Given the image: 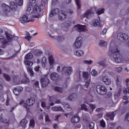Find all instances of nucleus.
<instances>
[{
  "label": "nucleus",
  "mask_w": 129,
  "mask_h": 129,
  "mask_svg": "<svg viewBox=\"0 0 129 129\" xmlns=\"http://www.w3.org/2000/svg\"><path fill=\"white\" fill-rule=\"evenodd\" d=\"M29 6L27 7L26 14H33V17L39 19L41 15V12L45 9V1H42L41 4H36L34 7L32 6V4H35L37 0H29Z\"/></svg>",
  "instance_id": "1"
},
{
  "label": "nucleus",
  "mask_w": 129,
  "mask_h": 129,
  "mask_svg": "<svg viewBox=\"0 0 129 129\" xmlns=\"http://www.w3.org/2000/svg\"><path fill=\"white\" fill-rule=\"evenodd\" d=\"M10 6L7 5L6 4H4L2 6V10L6 13H9L11 12V10L12 11H17L18 6L16 5L15 2H11L10 3Z\"/></svg>",
  "instance_id": "2"
},
{
  "label": "nucleus",
  "mask_w": 129,
  "mask_h": 129,
  "mask_svg": "<svg viewBox=\"0 0 129 129\" xmlns=\"http://www.w3.org/2000/svg\"><path fill=\"white\" fill-rule=\"evenodd\" d=\"M6 37L8 40V41L7 40H5L4 38V36L0 35V41L3 42V45L4 46H8V45H10V43L13 41V36L11 35V34L6 32Z\"/></svg>",
  "instance_id": "3"
},
{
  "label": "nucleus",
  "mask_w": 129,
  "mask_h": 129,
  "mask_svg": "<svg viewBox=\"0 0 129 129\" xmlns=\"http://www.w3.org/2000/svg\"><path fill=\"white\" fill-rule=\"evenodd\" d=\"M31 14L28 13V14L24 15L22 17H21L20 19V22L24 24V23H28V22H34L35 19L32 18V15Z\"/></svg>",
  "instance_id": "4"
},
{
  "label": "nucleus",
  "mask_w": 129,
  "mask_h": 129,
  "mask_svg": "<svg viewBox=\"0 0 129 129\" xmlns=\"http://www.w3.org/2000/svg\"><path fill=\"white\" fill-rule=\"evenodd\" d=\"M73 72L72 68L71 67H63L61 69V73L64 76H69Z\"/></svg>",
  "instance_id": "5"
},
{
  "label": "nucleus",
  "mask_w": 129,
  "mask_h": 129,
  "mask_svg": "<svg viewBox=\"0 0 129 129\" xmlns=\"http://www.w3.org/2000/svg\"><path fill=\"white\" fill-rule=\"evenodd\" d=\"M83 78L85 80H88L86 82L84 85V88H89V84H90V77H89V73L88 72L83 73Z\"/></svg>",
  "instance_id": "6"
},
{
  "label": "nucleus",
  "mask_w": 129,
  "mask_h": 129,
  "mask_svg": "<svg viewBox=\"0 0 129 129\" xmlns=\"http://www.w3.org/2000/svg\"><path fill=\"white\" fill-rule=\"evenodd\" d=\"M83 43V39L82 37H78L73 44V47L75 49H80V48H81Z\"/></svg>",
  "instance_id": "7"
},
{
  "label": "nucleus",
  "mask_w": 129,
  "mask_h": 129,
  "mask_svg": "<svg viewBox=\"0 0 129 129\" xmlns=\"http://www.w3.org/2000/svg\"><path fill=\"white\" fill-rule=\"evenodd\" d=\"M96 90L97 92H98L99 94H101V95H105L107 92L106 87L103 86H97L96 87Z\"/></svg>",
  "instance_id": "8"
},
{
  "label": "nucleus",
  "mask_w": 129,
  "mask_h": 129,
  "mask_svg": "<svg viewBox=\"0 0 129 129\" xmlns=\"http://www.w3.org/2000/svg\"><path fill=\"white\" fill-rule=\"evenodd\" d=\"M117 38L121 42H125L128 40V35L125 33H119L117 34Z\"/></svg>",
  "instance_id": "9"
},
{
  "label": "nucleus",
  "mask_w": 129,
  "mask_h": 129,
  "mask_svg": "<svg viewBox=\"0 0 129 129\" xmlns=\"http://www.w3.org/2000/svg\"><path fill=\"white\" fill-rule=\"evenodd\" d=\"M122 60V55L119 53L116 52V54L113 55V61H114L116 63H120Z\"/></svg>",
  "instance_id": "10"
},
{
  "label": "nucleus",
  "mask_w": 129,
  "mask_h": 129,
  "mask_svg": "<svg viewBox=\"0 0 129 129\" xmlns=\"http://www.w3.org/2000/svg\"><path fill=\"white\" fill-rule=\"evenodd\" d=\"M75 28L76 31H77V32H79L80 33H81V32H85V31H86V29H87L86 25H82L80 24L75 25Z\"/></svg>",
  "instance_id": "11"
},
{
  "label": "nucleus",
  "mask_w": 129,
  "mask_h": 129,
  "mask_svg": "<svg viewBox=\"0 0 129 129\" xmlns=\"http://www.w3.org/2000/svg\"><path fill=\"white\" fill-rule=\"evenodd\" d=\"M40 82L43 87H46L50 83V81L48 79V76H45L44 78L40 80Z\"/></svg>",
  "instance_id": "12"
},
{
  "label": "nucleus",
  "mask_w": 129,
  "mask_h": 129,
  "mask_svg": "<svg viewBox=\"0 0 129 129\" xmlns=\"http://www.w3.org/2000/svg\"><path fill=\"white\" fill-rule=\"evenodd\" d=\"M41 65L43 68L46 69V70H50V67L47 64V58L44 56L42 58Z\"/></svg>",
  "instance_id": "13"
},
{
  "label": "nucleus",
  "mask_w": 129,
  "mask_h": 129,
  "mask_svg": "<svg viewBox=\"0 0 129 129\" xmlns=\"http://www.w3.org/2000/svg\"><path fill=\"white\" fill-rule=\"evenodd\" d=\"M50 79L53 81H57V80H59L60 75L57 73L53 72L50 74Z\"/></svg>",
  "instance_id": "14"
},
{
  "label": "nucleus",
  "mask_w": 129,
  "mask_h": 129,
  "mask_svg": "<svg viewBox=\"0 0 129 129\" xmlns=\"http://www.w3.org/2000/svg\"><path fill=\"white\" fill-rule=\"evenodd\" d=\"M102 81L105 84V85H110V83H111V81L108 78V76H105L102 77Z\"/></svg>",
  "instance_id": "15"
},
{
  "label": "nucleus",
  "mask_w": 129,
  "mask_h": 129,
  "mask_svg": "<svg viewBox=\"0 0 129 129\" xmlns=\"http://www.w3.org/2000/svg\"><path fill=\"white\" fill-rule=\"evenodd\" d=\"M50 38L53 39V40H56L57 42H60L61 41H63L64 40V37L61 36H53L51 34H49Z\"/></svg>",
  "instance_id": "16"
},
{
  "label": "nucleus",
  "mask_w": 129,
  "mask_h": 129,
  "mask_svg": "<svg viewBox=\"0 0 129 129\" xmlns=\"http://www.w3.org/2000/svg\"><path fill=\"white\" fill-rule=\"evenodd\" d=\"M19 104H20V105H22L23 107L26 108L27 112H30V108H29V105L27 104V103H26L25 101H24V100H21L19 102Z\"/></svg>",
  "instance_id": "17"
},
{
  "label": "nucleus",
  "mask_w": 129,
  "mask_h": 129,
  "mask_svg": "<svg viewBox=\"0 0 129 129\" xmlns=\"http://www.w3.org/2000/svg\"><path fill=\"white\" fill-rule=\"evenodd\" d=\"M94 12H95V8H91V9L86 11L84 15V17L85 18H88L90 15H92V14H94Z\"/></svg>",
  "instance_id": "18"
},
{
  "label": "nucleus",
  "mask_w": 129,
  "mask_h": 129,
  "mask_svg": "<svg viewBox=\"0 0 129 129\" xmlns=\"http://www.w3.org/2000/svg\"><path fill=\"white\" fill-rule=\"evenodd\" d=\"M58 14H59V9L57 8H54L51 11L49 17L50 18H53L54 16H56V15H58Z\"/></svg>",
  "instance_id": "19"
},
{
  "label": "nucleus",
  "mask_w": 129,
  "mask_h": 129,
  "mask_svg": "<svg viewBox=\"0 0 129 129\" xmlns=\"http://www.w3.org/2000/svg\"><path fill=\"white\" fill-rule=\"evenodd\" d=\"M115 112H110L106 114V117H108L110 120H113L114 119V116H115Z\"/></svg>",
  "instance_id": "20"
},
{
  "label": "nucleus",
  "mask_w": 129,
  "mask_h": 129,
  "mask_svg": "<svg viewBox=\"0 0 129 129\" xmlns=\"http://www.w3.org/2000/svg\"><path fill=\"white\" fill-rule=\"evenodd\" d=\"M109 52L111 53V54H113V55H116V53H119V51H118V49H117V48H113L111 46H110V48L109 49Z\"/></svg>",
  "instance_id": "21"
},
{
  "label": "nucleus",
  "mask_w": 129,
  "mask_h": 129,
  "mask_svg": "<svg viewBox=\"0 0 129 129\" xmlns=\"http://www.w3.org/2000/svg\"><path fill=\"white\" fill-rule=\"evenodd\" d=\"M70 27V23L67 22H64L62 24V28L63 31L67 32L68 29Z\"/></svg>",
  "instance_id": "22"
},
{
  "label": "nucleus",
  "mask_w": 129,
  "mask_h": 129,
  "mask_svg": "<svg viewBox=\"0 0 129 129\" xmlns=\"http://www.w3.org/2000/svg\"><path fill=\"white\" fill-rule=\"evenodd\" d=\"M33 53L36 57H40L43 54V51L40 49H34Z\"/></svg>",
  "instance_id": "23"
},
{
  "label": "nucleus",
  "mask_w": 129,
  "mask_h": 129,
  "mask_svg": "<svg viewBox=\"0 0 129 129\" xmlns=\"http://www.w3.org/2000/svg\"><path fill=\"white\" fill-rule=\"evenodd\" d=\"M74 55L77 57H83L84 55V51L82 50H76L74 52Z\"/></svg>",
  "instance_id": "24"
},
{
  "label": "nucleus",
  "mask_w": 129,
  "mask_h": 129,
  "mask_svg": "<svg viewBox=\"0 0 129 129\" xmlns=\"http://www.w3.org/2000/svg\"><path fill=\"white\" fill-rule=\"evenodd\" d=\"M61 15H58V19L60 21H65V19H66V17L67 16V13L65 11L61 12Z\"/></svg>",
  "instance_id": "25"
},
{
  "label": "nucleus",
  "mask_w": 129,
  "mask_h": 129,
  "mask_svg": "<svg viewBox=\"0 0 129 129\" xmlns=\"http://www.w3.org/2000/svg\"><path fill=\"white\" fill-rule=\"evenodd\" d=\"M79 120H80V118L78 116H74L71 119V121L72 123H77V122H79Z\"/></svg>",
  "instance_id": "26"
},
{
  "label": "nucleus",
  "mask_w": 129,
  "mask_h": 129,
  "mask_svg": "<svg viewBox=\"0 0 129 129\" xmlns=\"http://www.w3.org/2000/svg\"><path fill=\"white\" fill-rule=\"evenodd\" d=\"M52 109L53 111H61V112L65 111L61 106H54L52 107Z\"/></svg>",
  "instance_id": "27"
},
{
  "label": "nucleus",
  "mask_w": 129,
  "mask_h": 129,
  "mask_svg": "<svg viewBox=\"0 0 129 129\" xmlns=\"http://www.w3.org/2000/svg\"><path fill=\"white\" fill-rule=\"evenodd\" d=\"M77 97V95H76V93H72L70 94L69 97L68 99L70 101H73L75 99H76V98Z\"/></svg>",
  "instance_id": "28"
},
{
  "label": "nucleus",
  "mask_w": 129,
  "mask_h": 129,
  "mask_svg": "<svg viewBox=\"0 0 129 129\" xmlns=\"http://www.w3.org/2000/svg\"><path fill=\"white\" fill-rule=\"evenodd\" d=\"M27 70L31 77H34L35 76V74L34 73V71H33V68L27 67Z\"/></svg>",
  "instance_id": "29"
},
{
  "label": "nucleus",
  "mask_w": 129,
  "mask_h": 129,
  "mask_svg": "<svg viewBox=\"0 0 129 129\" xmlns=\"http://www.w3.org/2000/svg\"><path fill=\"white\" fill-rule=\"evenodd\" d=\"M55 62V60H54V58L53 57V56H50L49 58V69H51L52 67H53V64H54V62Z\"/></svg>",
  "instance_id": "30"
},
{
  "label": "nucleus",
  "mask_w": 129,
  "mask_h": 129,
  "mask_svg": "<svg viewBox=\"0 0 129 129\" xmlns=\"http://www.w3.org/2000/svg\"><path fill=\"white\" fill-rule=\"evenodd\" d=\"M16 3L15 4L17 6V10H18V9H19V7L23 6V4H24L23 0H16Z\"/></svg>",
  "instance_id": "31"
},
{
  "label": "nucleus",
  "mask_w": 129,
  "mask_h": 129,
  "mask_svg": "<svg viewBox=\"0 0 129 129\" xmlns=\"http://www.w3.org/2000/svg\"><path fill=\"white\" fill-rule=\"evenodd\" d=\"M26 102L28 104V106H32L35 103V100L32 99H29L26 101Z\"/></svg>",
  "instance_id": "32"
},
{
  "label": "nucleus",
  "mask_w": 129,
  "mask_h": 129,
  "mask_svg": "<svg viewBox=\"0 0 129 129\" xmlns=\"http://www.w3.org/2000/svg\"><path fill=\"white\" fill-rule=\"evenodd\" d=\"M33 58V53L30 52L28 53L25 57V59L26 60H31Z\"/></svg>",
  "instance_id": "33"
},
{
  "label": "nucleus",
  "mask_w": 129,
  "mask_h": 129,
  "mask_svg": "<svg viewBox=\"0 0 129 129\" xmlns=\"http://www.w3.org/2000/svg\"><path fill=\"white\" fill-rule=\"evenodd\" d=\"M93 26H94V27H100V22L98 21L97 20H94V21L93 22Z\"/></svg>",
  "instance_id": "34"
},
{
  "label": "nucleus",
  "mask_w": 129,
  "mask_h": 129,
  "mask_svg": "<svg viewBox=\"0 0 129 129\" xmlns=\"http://www.w3.org/2000/svg\"><path fill=\"white\" fill-rule=\"evenodd\" d=\"M3 77L7 81H11V80H12V79H11V76L8 74H4Z\"/></svg>",
  "instance_id": "35"
},
{
  "label": "nucleus",
  "mask_w": 129,
  "mask_h": 129,
  "mask_svg": "<svg viewBox=\"0 0 129 129\" xmlns=\"http://www.w3.org/2000/svg\"><path fill=\"white\" fill-rule=\"evenodd\" d=\"M24 63L26 65H27V67H32L33 66V62L30 61V60H25Z\"/></svg>",
  "instance_id": "36"
},
{
  "label": "nucleus",
  "mask_w": 129,
  "mask_h": 129,
  "mask_svg": "<svg viewBox=\"0 0 129 129\" xmlns=\"http://www.w3.org/2000/svg\"><path fill=\"white\" fill-rule=\"evenodd\" d=\"M96 64H98L99 66H103V67L106 66V64H105V62L103 60L98 61Z\"/></svg>",
  "instance_id": "37"
},
{
  "label": "nucleus",
  "mask_w": 129,
  "mask_h": 129,
  "mask_svg": "<svg viewBox=\"0 0 129 129\" xmlns=\"http://www.w3.org/2000/svg\"><path fill=\"white\" fill-rule=\"evenodd\" d=\"M82 109L85 110V111H89V109L88 108L87 106L85 104H82L81 105Z\"/></svg>",
  "instance_id": "38"
},
{
  "label": "nucleus",
  "mask_w": 129,
  "mask_h": 129,
  "mask_svg": "<svg viewBox=\"0 0 129 129\" xmlns=\"http://www.w3.org/2000/svg\"><path fill=\"white\" fill-rule=\"evenodd\" d=\"M54 90L57 91V92H59V93H62L63 92V88L59 87H56L54 88Z\"/></svg>",
  "instance_id": "39"
},
{
  "label": "nucleus",
  "mask_w": 129,
  "mask_h": 129,
  "mask_svg": "<svg viewBox=\"0 0 129 129\" xmlns=\"http://www.w3.org/2000/svg\"><path fill=\"white\" fill-rule=\"evenodd\" d=\"M76 4L78 7V10L81 8V1L80 0H76Z\"/></svg>",
  "instance_id": "40"
},
{
  "label": "nucleus",
  "mask_w": 129,
  "mask_h": 129,
  "mask_svg": "<svg viewBox=\"0 0 129 129\" xmlns=\"http://www.w3.org/2000/svg\"><path fill=\"white\" fill-rule=\"evenodd\" d=\"M28 121L26 119H22L20 122V124L22 126H25L27 124Z\"/></svg>",
  "instance_id": "41"
},
{
  "label": "nucleus",
  "mask_w": 129,
  "mask_h": 129,
  "mask_svg": "<svg viewBox=\"0 0 129 129\" xmlns=\"http://www.w3.org/2000/svg\"><path fill=\"white\" fill-rule=\"evenodd\" d=\"M106 45H107V43L105 41H104V40H101L100 41L99 43V45L100 46H106Z\"/></svg>",
  "instance_id": "42"
},
{
  "label": "nucleus",
  "mask_w": 129,
  "mask_h": 129,
  "mask_svg": "<svg viewBox=\"0 0 129 129\" xmlns=\"http://www.w3.org/2000/svg\"><path fill=\"white\" fill-rule=\"evenodd\" d=\"M25 39L28 40V41H30V40L32 39V36H30V33L26 32V36H25Z\"/></svg>",
  "instance_id": "43"
},
{
  "label": "nucleus",
  "mask_w": 129,
  "mask_h": 129,
  "mask_svg": "<svg viewBox=\"0 0 129 129\" xmlns=\"http://www.w3.org/2000/svg\"><path fill=\"white\" fill-rule=\"evenodd\" d=\"M29 126H31V127H34V126H35V120L33 119L30 120L29 123Z\"/></svg>",
  "instance_id": "44"
},
{
  "label": "nucleus",
  "mask_w": 129,
  "mask_h": 129,
  "mask_svg": "<svg viewBox=\"0 0 129 129\" xmlns=\"http://www.w3.org/2000/svg\"><path fill=\"white\" fill-rule=\"evenodd\" d=\"M115 99H118L119 96H120V91H119L117 93H116L114 95Z\"/></svg>",
  "instance_id": "45"
},
{
  "label": "nucleus",
  "mask_w": 129,
  "mask_h": 129,
  "mask_svg": "<svg viewBox=\"0 0 129 129\" xmlns=\"http://www.w3.org/2000/svg\"><path fill=\"white\" fill-rule=\"evenodd\" d=\"M13 92L16 96L20 95V92L18 91V89L15 88L13 90Z\"/></svg>",
  "instance_id": "46"
},
{
  "label": "nucleus",
  "mask_w": 129,
  "mask_h": 129,
  "mask_svg": "<svg viewBox=\"0 0 129 129\" xmlns=\"http://www.w3.org/2000/svg\"><path fill=\"white\" fill-rule=\"evenodd\" d=\"M112 96V93L111 92H109L107 94L105 95V98H109Z\"/></svg>",
  "instance_id": "47"
},
{
  "label": "nucleus",
  "mask_w": 129,
  "mask_h": 129,
  "mask_svg": "<svg viewBox=\"0 0 129 129\" xmlns=\"http://www.w3.org/2000/svg\"><path fill=\"white\" fill-rule=\"evenodd\" d=\"M91 109L94 110L95 108H96V105L93 104H89Z\"/></svg>",
  "instance_id": "48"
},
{
  "label": "nucleus",
  "mask_w": 129,
  "mask_h": 129,
  "mask_svg": "<svg viewBox=\"0 0 129 129\" xmlns=\"http://www.w3.org/2000/svg\"><path fill=\"white\" fill-rule=\"evenodd\" d=\"M45 121L47 122H50L51 120L49 118V115H48L47 113H46L45 115Z\"/></svg>",
  "instance_id": "49"
},
{
  "label": "nucleus",
  "mask_w": 129,
  "mask_h": 129,
  "mask_svg": "<svg viewBox=\"0 0 129 129\" xmlns=\"http://www.w3.org/2000/svg\"><path fill=\"white\" fill-rule=\"evenodd\" d=\"M84 63H85V64H88L89 65H90V64H92V63H93V60H84Z\"/></svg>",
  "instance_id": "50"
},
{
  "label": "nucleus",
  "mask_w": 129,
  "mask_h": 129,
  "mask_svg": "<svg viewBox=\"0 0 129 129\" xmlns=\"http://www.w3.org/2000/svg\"><path fill=\"white\" fill-rule=\"evenodd\" d=\"M89 127L90 129H94V122H90L89 125Z\"/></svg>",
  "instance_id": "51"
},
{
  "label": "nucleus",
  "mask_w": 129,
  "mask_h": 129,
  "mask_svg": "<svg viewBox=\"0 0 129 129\" xmlns=\"http://www.w3.org/2000/svg\"><path fill=\"white\" fill-rule=\"evenodd\" d=\"M100 125L102 127H105V122L103 120L100 121Z\"/></svg>",
  "instance_id": "52"
},
{
  "label": "nucleus",
  "mask_w": 129,
  "mask_h": 129,
  "mask_svg": "<svg viewBox=\"0 0 129 129\" xmlns=\"http://www.w3.org/2000/svg\"><path fill=\"white\" fill-rule=\"evenodd\" d=\"M91 74L92 76H97V72L95 71V70H93Z\"/></svg>",
  "instance_id": "53"
},
{
  "label": "nucleus",
  "mask_w": 129,
  "mask_h": 129,
  "mask_svg": "<svg viewBox=\"0 0 129 129\" xmlns=\"http://www.w3.org/2000/svg\"><path fill=\"white\" fill-rule=\"evenodd\" d=\"M122 70V68H121V67L115 68V71H116V72H118V73H120V72H121Z\"/></svg>",
  "instance_id": "54"
},
{
  "label": "nucleus",
  "mask_w": 129,
  "mask_h": 129,
  "mask_svg": "<svg viewBox=\"0 0 129 129\" xmlns=\"http://www.w3.org/2000/svg\"><path fill=\"white\" fill-rule=\"evenodd\" d=\"M23 83H29L30 82V79L27 78H26L24 80L22 81Z\"/></svg>",
  "instance_id": "55"
},
{
  "label": "nucleus",
  "mask_w": 129,
  "mask_h": 129,
  "mask_svg": "<svg viewBox=\"0 0 129 129\" xmlns=\"http://www.w3.org/2000/svg\"><path fill=\"white\" fill-rule=\"evenodd\" d=\"M103 13H104V9H101L97 12V13L98 14V15H101V14H103Z\"/></svg>",
  "instance_id": "56"
},
{
  "label": "nucleus",
  "mask_w": 129,
  "mask_h": 129,
  "mask_svg": "<svg viewBox=\"0 0 129 129\" xmlns=\"http://www.w3.org/2000/svg\"><path fill=\"white\" fill-rule=\"evenodd\" d=\"M70 82V78H67V79L64 81V83L66 85H68V84H69V83Z\"/></svg>",
  "instance_id": "57"
},
{
  "label": "nucleus",
  "mask_w": 129,
  "mask_h": 129,
  "mask_svg": "<svg viewBox=\"0 0 129 129\" xmlns=\"http://www.w3.org/2000/svg\"><path fill=\"white\" fill-rule=\"evenodd\" d=\"M3 122L4 123H5L6 126H9V125H10V121L8 120H5L4 121L3 120Z\"/></svg>",
  "instance_id": "58"
},
{
  "label": "nucleus",
  "mask_w": 129,
  "mask_h": 129,
  "mask_svg": "<svg viewBox=\"0 0 129 129\" xmlns=\"http://www.w3.org/2000/svg\"><path fill=\"white\" fill-rule=\"evenodd\" d=\"M103 109H104V108L103 107H99L98 108L96 109V111L97 112H99V111H101V110H103Z\"/></svg>",
  "instance_id": "59"
},
{
  "label": "nucleus",
  "mask_w": 129,
  "mask_h": 129,
  "mask_svg": "<svg viewBox=\"0 0 129 129\" xmlns=\"http://www.w3.org/2000/svg\"><path fill=\"white\" fill-rule=\"evenodd\" d=\"M106 32H107V29L104 28V29H103L101 34H102V35H105L106 34Z\"/></svg>",
  "instance_id": "60"
},
{
  "label": "nucleus",
  "mask_w": 129,
  "mask_h": 129,
  "mask_svg": "<svg viewBox=\"0 0 129 129\" xmlns=\"http://www.w3.org/2000/svg\"><path fill=\"white\" fill-rule=\"evenodd\" d=\"M34 70L36 72H38V71H39V70H40V66H36V67H34Z\"/></svg>",
  "instance_id": "61"
},
{
  "label": "nucleus",
  "mask_w": 129,
  "mask_h": 129,
  "mask_svg": "<svg viewBox=\"0 0 129 129\" xmlns=\"http://www.w3.org/2000/svg\"><path fill=\"white\" fill-rule=\"evenodd\" d=\"M57 3H58L57 0H52V6H55V5H56V4H57Z\"/></svg>",
  "instance_id": "62"
},
{
  "label": "nucleus",
  "mask_w": 129,
  "mask_h": 129,
  "mask_svg": "<svg viewBox=\"0 0 129 129\" xmlns=\"http://www.w3.org/2000/svg\"><path fill=\"white\" fill-rule=\"evenodd\" d=\"M41 106L43 108H45V107H46V103H45L44 102H41Z\"/></svg>",
  "instance_id": "63"
},
{
  "label": "nucleus",
  "mask_w": 129,
  "mask_h": 129,
  "mask_svg": "<svg viewBox=\"0 0 129 129\" xmlns=\"http://www.w3.org/2000/svg\"><path fill=\"white\" fill-rule=\"evenodd\" d=\"M53 126L55 129L58 128V124L56 123L53 124Z\"/></svg>",
  "instance_id": "64"
}]
</instances>
